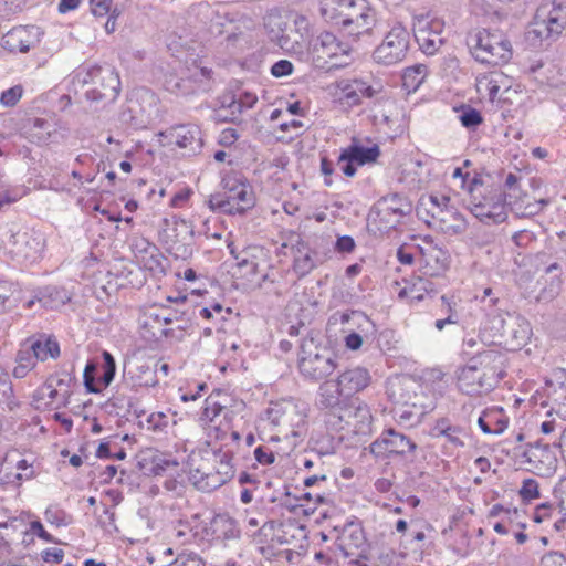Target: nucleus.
<instances>
[{"label": "nucleus", "instance_id": "obj_1", "mask_svg": "<svg viewBox=\"0 0 566 566\" xmlns=\"http://www.w3.org/2000/svg\"><path fill=\"white\" fill-rule=\"evenodd\" d=\"M294 38L287 33L289 20L279 11L270 12L264 19V29L270 42L277 45L284 52L303 56L306 49V41L312 35V24L303 14H296L293 19Z\"/></svg>", "mask_w": 566, "mask_h": 566}, {"label": "nucleus", "instance_id": "obj_2", "mask_svg": "<svg viewBox=\"0 0 566 566\" xmlns=\"http://www.w3.org/2000/svg\"><path fill=\"white\" fill-rule=\"evenodd\" d=\"M473 57L491 65L507 63L512 57V45L506 35L499 30H478L468 38Z\"/></svg>", "mask_w": 566, "mask_h": 566}, {"label": "nucleus", "instance_id": "obj_3", "mask_svg": "<svg viewBox=\"0 0 566 566\" xmlns=\"http://www.w3.org/2000/svg\"><path fill=\"white\" fill-rule=\"evenodd\" d=\"M310 51L314 62L319 66L344 67L352 62L350 46L338 40L329 31H323L315 38L306 41L305 51Z\"/></svg>", "mask_w": 566, "mask_h": 566}, {"label": "nucleus", "instance_id": "obj_4", "mask_svg": "<svg viewBox=\"0 0 566 566\" xmlns=\"http://www.w3.org/2000/svg\"><path fill=\"white\" fill-rule=\"evenodd\" d=\"M566 28V3L562 0H545L537 8L528 39L557 40Z\"/></svg>", "mask_w": 566, "mask_h": 566}, {"label": "nucleus", "instance_id": "obj_5", "mask_svg": "<svg viewBox=\"0 0 566 566\" xmlns=\"http://www.w3.org/2000/svg\"><path fill=\"white\" fill-rule=\"evenodd\" d=\"M326 423L335 431L345 430L354 434L367 436L371 432L373 415L366 402L354 398L344 403L338 412H331Z\"/></svg>", "mask_w": 566, "mask_h": 566}, {"label": "nucleus", "instance_id": "obj_6", "mask_svg": "<svg viewBox=\"0 0 566 566\" xmlns=\"http://www.w3.org/2000/svg\"><path fill=\"white\" fill-rule=\"evenodd\" d=\"M46 248V235L38 229H21L10 237L7 251L10 258L20 265L39 262Z\"/></svg>", "mask_w": 566, "mask_h": 566}, {"label": "nucleus", "instance_id": "obj_7", "mask_svg": "<svg viewBox=\"0 0 566 566\" xmlns=\"http://www.w3.org/2000/svg\"><path fill=\"white\" fill-rule=\"evenodd\" d=\"M300 373L307 379L321 380L337 368L335 355L327 348H318L313 338L301 344L298 359Z\"/></svg>", "mask_w": 566, "mask_h": 566}, {"label": "nucleus", "instance_id": "obj_8", "mask_svg": "<svg viewBox=\"0 0 566 566\" xmlns=\"http://www.w3.org/2000/svg\"><path fill=\"white\" fill-rule=\"evenodd\" d=\"M411 212L410 201L398 193H390L379 199L369 214V222L381 232L395 229L401 219Z\"/></svg>", "mask_w": 566, "mask_h": 566}, {"label": "nucleus", "instance_id": "obj_9", "mask_svg": "<svg viewBox=\"0 0 566 566\" xmlns=\"http://www.w3.org/2000/svg\"><path fill=\"white\" fill-rule=\"evenodd\" d=\"M224 191L211 195L209 207L213 211L241 214L252 207L253 198L249 186L238 179H224Z\"/></svg>", "mask_w": 566, "mask_h": 566}, {"label": "nucleus", "instance_id": "obj_10", "mask_svg": "<svg viewBox=\"0 0 566 566\" xmlns=\"http://www.w3.org/2000/svg\"><path fill=\"white\" fill-rule=\"evenodd\" d=\"M483 189L478 181L471 184L470 198H465V205L471 213L486 224L502 223L507 218L506 199L502 191H495L493 198L486 203H481Z\"/></svg>", "mask_w": 566, "mask_h": 566}, {"label": "nucleus", "instance_id": "obj_11", "mask_svg": "<svg viewBox=\"0 0 566 566\" xmlns=\"http://www.w3.org/2000/svg\"><path fill=\"white\" fill-rule=\"evenodd\" d=\"M410 34L408 30L397 23L385 35L382 42L373 53L374 61L378 64L394 65L401 62L408 52Z\"/></svg>", "mask_w": 566, "mask_h": 566}, {"label": "nucleus", "instance_id": "obj_12", "mask_svg": "<svg viewBox=\"0 0 566 566\" xmlns=\"http://www.w3.org/2000/svg\"><path fill=\"white\" fill-rule=\"evenodd\" d=\"M443 29L444 21L430 13L415 18L413 34L422 52L433 54L439 50L443 43Z\"/></svg>", "mask_w": 566, "mask_h": 566}, {"label": "nucleus", "instance_id": "obj_13", "mask_svg": "<svg viewBox=\"0 0 566 566\" xmlns=\"http://www.w3.org/2000/svg\"><path fill=\"white\" fill-rule=\"evenodd\" d=\"M384 91L380 81L366 82L360 78H344L336 83V96L349 106L360 104L363 98H378Z\"/></svg>", "mask_w": 566, "mask_h": 566}, {"label": "nucleus", "instance_id": "obj_14", "mask_svg": "<svg viewBox=\"0 0 566 566\" xmlns=\"http://www.w3.org/2000/svg\"><path fill=\"white\" fill-rule=\"evenodd\" d=\"M369 449L377 458L389 455L406 457L416 451L417 444L408 436L390 428L384 431L380 438L370 444Z\"/></svg>", "mask_w": 566, "mask_h": 566}, {"label": "nucleus", "instance_id": "obj_15", "mask_svg": "<svg viewBox=\"0 0 566 566\" xmlns=\"http://www.w3.org/2000/svg\"><path fill=\"white\" fill-rule=\"evenodd\" d=\"M470 359L476 365V369L482 373L492 389H494L506 375V357L505 354L499 349H485Z\"/></svg>", "mask_w": 566, "mask_h": 566}, {"label": "nucleus", "instance_id": "obj_16", "mask_svg": "<svg viewBox=\"0 0 566 566\" xmlns=\"http://www.w3.org/2000/svg\"><path fill=\"white\" fill-rule=\"evenodd\" d=\"M375 24V14L365 0H353L340 23L350 36L368 33Z\"/></svg>", "mask_w": 566, "mask_h": 566}, {"label": "nucleus", "instance_id": "obj_17", "mask_svg": "<svg viewBox=\"0 0 566 566\" xmlns=\"http://www.w3.org/2000/svg\"><path fill=\"white\" fill-rule=\"evenodd\" d=\"M40 42L39 28L19 25L8 31L1 40V46L11 53H27Z\"/></svg>", "mask_w": 566, "mask_h": 566}, {"label": "nucleus", "instance_id": "obj_18", "mask_svg": "<svg viewBox=\"0 0 566 566\" xmlns=\"http://www.w3.org/2000/svg\"><path fill=\"white\" fill-rule=\"evenodd\" d=\"M431 436L436 439H443L442 448L444 449V454L448 455H451L455 450L465 446V429L459 424L452 423L447 417L436 420L431 429Z\"/></svg>", "mask_w": 566, "mask_h": 566}, {"label": "nucleus", "instance_id": "obj_19", "mask_svg": "<svg viewBox=\"0 0 566 566\" xmlns=\"http://www.w3.org/2000/svg\"><path fill=\"white\" fill-rule=\"evenodd\" d=\"M87 76L91 77L93 83H99V88H95L94 92L98 94L96 98L115 101L120 91V80L118 73L114 67L95 66L93 67Z\"/></svg>", "mask_w": 566, "mask_h": 566}, {"label": "nucleus", "instance_id": "obj_20", "mask_svg": "<svg viewBox=\"0 0 566 566\" xmlns=\"http://www.w3.org/2000/svg\"><path fill=\"white\" fill-rule=\"evenodd\" d=\"M339 322L343 325H352L350 328L346 329L348 334L345 337V346L350 350L359 349L363 345L361 335L367 334L374 327L368 316L359 311L342 313Z\"/></svg>", "mask_w": 566, "mask_h": 566}, {"label": "nucleus", "instance_id": "obj_21", "mask_svg": "<svg viewBox=\"0 0 566 566\" xmlns=\"http://www.w3.org/2000/svg\"><path fill=\"white\" fill-rule=\"evenodd\" d=\"M457 385L460 391L469 396H481L493 390L471 359L458 369Z\"/></svg>", "mask_w": 566, "mask_h": 566}, {"label": "nucleus", "instance_id": "obj_22", "mask_svg": "<svg viewBox=\"0 0 566 566\" xmlns=\"http://www.w3.org/2000/svg\"><path fill=\"white\" fill-rule=\"evenodd\" d=\"M193 230L191 226L184 219L172 214L161 220L159 226L160 241L172 248L175 244L185 242L192 238Z\"/></svg>", "mask_w": 566, "mask_h": 566}, {"label": "nucleus", "instance_id": "obj_23", "mask_svg": "<svg viewBox=\"0 0 566 566\" xmlns=\"http://www.w3.org/2000/svg\"><path fill=\"white\" fill-rule=\"evenodd\" d=\"M130 248L138 263L146 270L155 273L164 271L158 248L146 238H132Z\"/></svg>", "mask_w": 566, "mask_h": 566}, {"label": "nucleus", "instance_id": "obj_24", "mask_svg": "<svg viewBox=\"0 0 566 566\" xmlns=\"http://www.w3.org/2000/svg\"><path fill=\"white\" fill-rule=\"evenodd\" d=\"M344 399L352 400L353 397L367 388L371 377L369 371L363 367H354L343 371L337 378Z\"/></svg>", "mask_w": 566, "mask_h": 566}, {"label": "nucleus", "instance_id": "obj_25", "mask_svg": "<svg viewBox=\"0 0 566 566\" xmlns=\"http://www.w3.org/2000/svg\"><path fill=\"white\" fill-rule=\"evenodd\" d=\"M22 135L31 143L42 145L54 142L59 135L56 124L43 118H29L22 126Z\"/></svg>", "mask_w": 566, "mask_h": 566}, {"label": "nucleus", "instance_id": "obj_26", "mask_svg": "<svg viewBox=\"0 0 566 566\" xmlns=\"http://www.w3.org/2000/svg\"><path fill=\"white\" fill-rule=\"evenodd\" d=\"M167 136L188 153H196L202 147L201 130L197 125H177L168 130Z\"/></svg>", "mask_w": 566, "mask_h": 566}, {"label": "nucleus", "instance_id": "obj_27", "mask_svg": "<svg viewBox=\"0 0 566 566\" xmlns=\"http://www.w3.org/2000/svg\"><path fill=\"white\" fill-rule=\"evenodd\" d=\"M510 418L501 407L485 409L478 419L480 429L485 434H502L509 427Z\"/></svg>", "mask_w": 566, "mask_h": 566}, {"label": "nucleus", "instance_id": "obj_28", "mask_svg": "<svg viewBox=\"0 0 566 566\" xmlns=\"http://www.w3.org/2000/svg\"><path fill=\"white\" fill-rule=\"evenodd\" d=\"M380 155V149L377 145L365 147L358 143L356 138L353 139L352 144L342 149L338 157V163L342 161H355L357 165L363 166L371 164L377 160Z\"/></svg>", "mask_w": 566, "mask_h": 566}, {"label": "nucleus", "instance_id": "obj_29", "mask_svg": "<svg viewBox=\"0 0 566 566\" xmlns=\"http://www.w3.org/2000/svg\"><path fill=\"white\" fill-rule=\"evenodd\" d=\"M347 400L344 399V395L340 391V386L335 380H326L324 381L317 392V406L321 409H328L332 412H338L339 408L346 403Z\"/></svg>", "mask_w": 566, "mask_h": 566}, {"label": "nucleus", "instance_id": "obj_30", "mask_svg": "<svg viewBox=\"0 0 566 566\" xmlns=\"http://www.w3.org/2000/svg\"><path fill=\"white\" fill-rule=\"evenodd\" d=\"M199 12L211 17V21H214L217 24L223 25V21L232 24V23H242L243 25L251 24V19L245 14L238 10H235L232 6L229 4H219L217 9L212 10L208 3L199 4Z\"/></svg>", "mask_w": 566, "mask_h": 566}, {"label": "nucleus", "instance_id": "obj_31", "mask_svg": "<svg viewBox=\"0 0 566 566\" xmlns=\"http://www.w3.org/2000/svg\"><path fill=\"white\" fill-rule=\"evenodd\" d=\"M71 398V391L60 390V388L53 386L46 381L39 387L33 395V399L38 402L44 401V406L60 409L69 405Z\"/></svg>", "mask_w": 566, "mask_h": 566}, {"label": "nucleus", "instance_id": "obj_32", "mask_svg": "<svg viewBox=\"0 0 566 566\" xmlns=\"http://www.w3.org/2000/svg\"><path fill=\"white\" fill-rule=\"evenodd\" d=\"M506 75L502 72H490L476 77L475 87L478 93L490 102L500 99V85L504 84Z\"/></svg>", "mask_w": 566, "mask_h": 566}, {"label": "nucleus", "instance_id": "obj_33", "mask_svg": "<svg viewBox=\"0 0 566 566\" xmlns=\"http://www.w3.org/2000/svg\"><path fill=\"white\" fill-rule=\"evenodd\" d=\"M228 247L243 275L254 276L260 266L259 254L263 253L262 249L259 247H248L237 253L232 244H229Z\"/></svg>", "mask_w": 566, "mask_h": 566}, {"label": "nucleus", "instance_id": "obj_34", "mask_svg": "<svg viewBox=\"0 0 566 566\" xmlns=\"http://www.w3.org/2000/svg\"><path fill=\"white\" fill-rule=\"evenodd\" d=\"M406 285L399 291V298L409 297L411 302H421L426 295L434 293L433 283L421 276L405 281Z\"/></svg>", "mask_w": 566, "mask_h": 566}, {"label": "nucleus", "instance_id": "obj_35", "mask_svg": "<svg viewBox=\"0 0 566 566\" xmlns=\"http://www.w3.org/2000/svg\"><path fill=\"white\" fill-rule=\"evenodd\" d=\"M353 0H322L319 12L325 21L339 27Z\"/></svg>", "mask_w": 566, "mask_h": 566}, {"label": "nucleus", "instance_id": "obj_36", "mask_svg": "<svg viewBox=\"0 0 566 566\" xmlns=\"http://www.w3.org/2000/svg\"><path fill=\"white\" fill-rule=\"evenodd\" d=\"M29 350L34 355L36 361H45L49 358L55 359L60 356V345L53 337L40 336L32 340Z\"/></svg>", "mask_w": 566, "mask_h": 566}, {"label": "nucleus", "instance_id": "obj_37", "mask_svg": "<svg viewBox=\"0 0 566 566\" xmlns=\"http://www.w3.org/2000/svg\"><path fill=\"white\" fill-rule=\"evenodd\" d=\"M429 202L431 205L430 211L433 218H437L442 222H448L450 218L457 219L459 213L451 203V198L449 196L440 193L430 195Z\"/></svg>", "mask_w": 566, "mask_h": 566}, {"label": "nucleus", "instance_id": "obj_38", "mask_svg": "<svg viewBox=\"0 0 566 566\" xmlns=\"http://www.w3.org/2000/svg\"><path fill=\"white\" fill-rule=\"evenodd\" d=\"M190 481L199 491L211 492L227 483V475L222 476L217 471L205 473L196 470L190 473Z\"/></svg>", "mask_w": 566, "mask_h": 566}, {"label": "nucleus", "instance_id": "obj_39", "mask_svg": "<svg viewBox=\"0 0 566 566\" xmlns=\"http://www.w3.org/2000/svg\"><path fill=\"white\" fill-rule=\"evenodd\" d=\"M305 418L306 415L298 409V406L295 403V415L285 416L282 419L281 423V432L284 434V438H302L305 433Z\"/></svg>", "mask_w": 566, "mask_h": 566}, {"label": "nucleus", "instance_id": "obj_40", "mask_svg": "<svg viewBox=\"0 0 566 566\" xmlns=\"http://www.w3.org/2000/svg\"><path fill=\"white\" fill-rule=\"evenodd\" d=\"M157 368L147 363H142L129 369L128 375L133 379V385L138 387H154L158 384Z\"/></svg>", "mask_w": 566, "mask_h": 566}, {"label": "nucleus", "instance_id": "obj_41", "mask_svg": "<svg viewBox=\"0 0 566 566\" xmlns=\"http://www.w3.org/2000/svg\"><path fill=\"white\" fill-rule=\"evenodd\" d=\"M421 379L432 395L441 396L446 390L448 384L446 374L440 368H431L423 371Z\"/></svg>", "mask_w": 566, "mask_h": 566}, {"label": "nucleus", "instance_id": "obj_42", "mask_svg": "<svg viewBox=\"0 0 566 566\" xmlns=\"http://www.w3.org/2000/svg\"><path fill=\"white\" fill-rule=\"evenodd\" d=\"M46 381L60 388L62 391H71V387L76 381L73 364H63L59 370L48 377Z\"/></svg>", "mask_w": 566, "mask_h": 566}, {"label": "nucleus", "instance_id": "obj_43", "mask_svg": "<svg viewBox=\"0 0 566 566\" xmlns=\"http://www.w3.org/2000/svg\"><path fill=\"white\" fill-rule=\"evenodd\" d=\"M295 415V402L284 400L280 402H272L266 410V418L273 426H281L282 419L285 416Z\"/></svg>", "mask_w": 566, "mask_h": 566}, {"label": "nucleus", "instance_id": "obj_44", "mask_svg": "<svg viewBox=\"0 0 566 566\" xmlns=\"http://www.w3.org/2000/svg\"><path fill=\"white\" fill-rule=\"evenodd\" d=\"M15 363L12 375L18 379L24 378L36 366L34 355L29 349L19 350Z\"/></svg>", "mask_w": 566, "mask_h": 566}, {"label": "nucleus", "instance_id": "obj_45", "mask_svg": "<svg viewBox=\"0 0 566 566\" xmlns=\"http://www.w3.org/2000/svg\"><path fill=\"white\" fill-rule=\"evenodd\" d=\"M427 74L424 65H416L405 70L402 74V85L408 91H416L423 82Z\"/></svg>", "mask_w": 566, "mask_h": 566}, {"label": "nucleus", "instance_id": "obj_46", "mask_svg": "<svg viewBox=\"0 0 566 566\" xmlns=\"http://www.w3.org/2000/svg\"><path fill=\"white\" fill-rule=\"evenodd\" d=\"M102 357L104 360L103 374L97 382L101 385L99 387L103 390L104 388L108 387L111 382L114 380L116 374V363L113 355L107 350H103Z\"/></svg>", "mask_w": 566, "mask_h": 566}, {"label": "nucleus", "instance_id": "obj_47", "mask_svg": "<svg viewBox=\"0 0 566 566\" xmlns=\"http://www.w3.org/2000/svg\"><path fill=\"white\" fill-rule=\"evenodd\" d=\"M45 521L56 527L67 526L72 522L71 515L56 505L49 506L44 512Z\"/></svg>", "mask_w": 566, "mask_h": 566}, {"label": "nucleus", "instance_id": "obj_48", "mask_svg": "<svg viewBox=\"0 0 566 566\" xmlns=\"http://www.w3.org/2000/svg\"><path fill=\"white\" fill-rule=\"evenodd\" d=\"M223 407L216 400L211 398H207L205 400V406L199 416L200 426H208L211 423L222 411Z\"/></svg>", "mask_w": 566, "mask_h": 566}, {"label": "nucleus", "instance_id": "obj_49", "mask_svg": "<svg viewBox=\"0 0 566 566\" xmlns=\"http://www.w3.org/2000/svg\"><path fill=\"white\" fill-rule=\"evenodd\" d=\"M548 203L547 200H539L536 202H527L526 205H523L517 201H509V205L511 206V209L515 211L517 214L522 216H532L539 213L544 206Z\"/></svg>", "mask_w": 566, "mask_h": 566}, {"label": "nucleus", "instance_id": "obj_50", "mask_svg": "<svg viewBox=\"0 0 566 566\" xmlns=\"http://www.w3.org/2000/svg\"><path fill=\"white\" fill-rule=\"evenodd\" d=\"M459 119L462 126L468 129H475L483 122L481 113L470 106L462 108V112L459 115Z\"/></svg>", "mask_w": 566, "mask_h": 566}, {"label": "nucleus", "instance_id": "obj_51", "mask_svg": "<svg viewBox=\"0 0 566 566\" xmlns=\"http://www.w3.org/2000/svg\"><path fill=\"white\" fill-rule=\"evenodd\" d=\"M15 289L13 283L0 280V313L6 312L13 305L12 296Z\"/></svg>", "mask_w": 566, "mask_h": 566}, {"label": "nucleus", "instance_id": "obj_52", "mask_svg": "<svg viewBox=\"0 0 566 566\" xmlns=\"http://www.w3.org/2000/svg\"><path fill=\"white\" fill-rule=\"evenodd\" d=\"M23 92V86L20 84L3 91L0 95V104L4 107L15 106L21 99Z\"/></svg>", "mask_w": 566, "mask_h": 566}, {"label": "nucleus", "instance_id": "obj_53", "mask_svg": "<svg viewBox=\"0 0 566 566\" xmlns=\"http://www.w3.org/2000/svg\"><path fill=\"white\" fill-rule=\"evenodd\" d=\"M147 429L154 432H163L169 424V418L164 412H153L147 417Z\"/></svg>", "mask_w": 566, "mask_h": 566}, {"label": "nucleus", "instance_id": "obj_54", "mask_svg": "<svg viewBox=\"0 0 566 566\" xmlns=\"http://www.w3.org/2000/svg\"><path fill=\"white\" fill-rule=\"evenodd\" d=\"M23 535H24L23 542H27L31 535H36L38 537L42 538L43 541H45L48 543L54 542L53 536L44 530V527L40 521L30 522L29 528L23 531Z\"/></svg>", "mask_w": 566, "mask_h": 566}, {"label": "nucleus", "instance_id": "obj_55", "mask_svg": "<svg viewBox=\"0 0 566 566\" xmlns=\"http://www.w3.org/2000/svg\"><path fill=\"white\" fill-rule=\"evenodd\" d=\"M96 364L88 361L84 369V385L88 392L97 394L102 391V388L96 385L95 379Z\"/></svg>", "mask_w": 566, "mask_h": 566}, {"label": "nucleus", "instance_id": "obj_56", "mask_svg": "<svg viewBox=\"0 0 566 566\" xmlns=\"http://www.w3.org/2000/svg\"><path fill=\"white\" fill-rule=\"evenodd\" d=\"M520 495L524 501L539 497L538 482L534 479H525L520 490Z\"/></svg>", "mask_w": 566, "mask_h": 566}, {"label": "nucleus", "instance_id": "obj_57", "mask_svg": "<svg viewBox=\"0 0 566 566\" xmlns=\"http://www.w3.org/2000/svg\"><path fill=\"white\" fill-rule=\"evenodd\" d=\"M221 112H226L227 114L222 115L220 114V116L224 119V120H235L244 111L241 106V103L240 101L238 99V97H231L230 98V102L227 106H222L221 108Z\"/></svg>", "mask_w": 566, "mask_h": 566}, {"label": "nucleus", "instance_id": "obj_58", "mask_svg": "<svg viewBox=\"0 0 566 566\" xmlns=\"http://www.w3.org/2000/svg\"><path fill=\"white\" fill-rule=\"evenodd\" d=\"M294 72V65L289 60H280L275 62L270 70V73L273 77L281 78L284 76H289Z\"/></svg>", "mask_w": 566, "mask_h": 566}, {"label": "nucleus", "instance_id": "obj_59", "mask_svg": "<svg viewBox=\"0 0 566 566\" xmlns=\"http://www.w3.org/2000/svg\"><path fill=\"white\" fill-rule=\"evenodd\" d=\"M160 322L161 312H159V310H150L145 313L142 326L143 328L148 329L153 335V331H157V327L160 326Z\"/></svg>", "mask_w": 566, "mask_h": 566}, {"label": "nucleus", "instance_id": "obj_60", "mask_svg": "<svg viewBox=\"0 0 566 566\" xmlns=\"http://www.w3.org/2000/svg\"><path fill=\"white\" fill-rule=\"evenodd\" d=\"M313 268H314V261L308 254H305L300 258H295V260H294V271L300 276L306 275L307 273H310L313 270Z\"/></svg>", "mask_w": 566, "mask_h": 566}, {"label": "nucleus", "instance_id": "obj_61", "mask_svg": "<svg viewBox=\"0 0 566 566\" xmlns=\"http://www.w3.org/2000/svg\"><path fill=\"white\" fill-rule=\"evenodd\" d=\"M172 566H205L201 558L195 553H182L177 556Z\"/></svg>", "mask_w": 566, "mask_h": 566}, {"label": "nucleus", "instance_id": "obj_62", "mask_svg": "<svg viewBox=\"0 0 566 566\" xmlns=\"http://www.w3.org/2000/svg\"><path fill=\"white\" fill-rule=\"evenodd\" d=\"M555 510L556 509L551 503L539 504L538 506H536L534 515H533L534 522L543 523V522L547 521L548 518H551V516Z\"/></svg>", "mask_w": 566, "mask_h": 566}, {"label": "nucleus", "instance_id": "obj_63", "mask_svg": "<svg viewBox=\"0 0 566 566\" xmlns=\"http://www.w3.org/2000/svg\"><path fill=\"white\" fill-rule=\"evenodd\" d=\"M220 475H227V482L233 476V464L232 457L228 453H223L220 457L219 465L216 470Z\"/></svg>", "mask_w": 566, "mask_h": 566}, {"label": "nucleus", "instance_id": "obj_64", "mask_svg": "<svg viewBox=\"0 0 566 566\" xmlns=\"http://www.w3.org/2000/svg\"><path fill=\"white\" fill-rule=\"evenodd\" d=\"M566 565V557L558 552H549L541 559L539 566H564Z\"/></svg>", "mask_w": 566, "mask_h": 566}]
</instances>
